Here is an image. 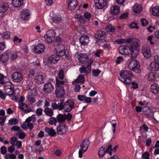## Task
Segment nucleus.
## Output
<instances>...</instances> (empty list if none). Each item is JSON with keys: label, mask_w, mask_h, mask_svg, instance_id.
Returning <instances> with one entry per match:
<instances>
[{"label": "nucleus", "mask_w": 159, "mask_h": 159, "mask_svg": "<svg viewBox=\"0 0 159 159\" xmlns=\"http://www.w3.org/2000/svg\"><path fill=\"white\" fill-rule=\"evenodd\" d=\"M116 42L119 44H121L125 42L131 43L130 52H131V57L133 58H135L139 54V47L140 41L137 39L128 38L126 40L125 39H117Z\"/></svg>", "instance_id": "nucleus-1"}, {"label": "nucleus", "mask_w": 159, "mask_h": 159, "mask_svg": "<svg viewBox=\"0 0 159 159\" xmlns=\"http://www.w3.org/2000/svg\"><path fill=\"white\" fill-rule=\"evenodd\" d=\"M120 79L124 83L126 84H130L131 82V78L133 76L131 71L127 70L121 71L120 73Z\"/></svg>", "instance_id": "nucleus-2"}, {"label": "nucleus", "mask_w": 159, "mask_h": 159, "mask_svg": "<svg viewBox=\"0 0 159 159\" xmlns=\"http://www.w3.org/2000/svg\"><path fill=\"white\" fill-rule=\"evenodd\" d=\"M128 67L136 73H139L141 72L139 63L136 60H132L129 64Z\"/></svg>", "instance_id": "nucleus-3"}, {"label": "nucleus", "mask_w": 159, "mask_h": 159, "mask_svg": "<svg viewBox=\"0 0 159 159\" xmlns=\"http://www.w3.org/2000/svg\"><path fill=\"white\" fill-rule=\"evenodd\" d=\"M75 102L73 100L69 99L66 101L64 104L62 108L65 112H69L75 108Z\"/></svg>", "instance_id": "nucleus-4"}, {"label": "nucleus", "mask_w": 159, "mask_h": 159, "mask_svg": "<svg viewBox=\"0 0 159 159\" xmlns=\"http://www.w3.org/2000/svg\"><path fill=\"white\" fill-rule=\"evenodd\" d=\"M56 33L54 30H51L47 31L44 36L46 41L49 44L54 41Z\"/></svg>", "instance_id": "nucleus-5"}, {"label": "nucleus", "mask_w": 159, "mask_h": 159, "mask_svg": "<svg viewBox=\"0 0 159 159\" xmlns=\"http://www.w3.org/2000/svg\"><path fill=\"white\" fill-rule=\"evenodd\" d=\"M89 144V142L87 139H84L81 142L80 146L81 149L79 151V157L80 158H82L83 153L87 151Z\"/></svg>", "instance_id": "nucleus-6"}, {"label": "nucleus", "mask_w": 159, "mask_h": 159, "mask_svg": "<svg viewBox=\"0 0 159 159\" xmlns=\"http://www.w3.org/2000/svg\"><path fill=\"white\" fill-rule=\"evenodd\" d=\"M23 78V75L19 72H14L11 75V79L12 81L15 82L21 81Z\"/></svg>", "instance_id": "nucleus-7"}, {"label": "nucleus", "mask_w": 159, "mask_h": 159, "mask_svg": "<svg viewBox=\"0 0 159 159\" xmlns=\"http://www.w3.org/2000/svg\"><path fill=\"white\" fill-rule=\"evenodd\" d=\"M142 52L144 56L147 58H149L151 56L150 47L147 44H145L142 47Z\"/></svg>", "instance_id": "nucleus-8"}, {"label": "nucleus", "mask_w": 159, "mask_h": 159, "mask_svg": "<svg viewBox=\"0 0 159 159\" xmlns=\"http://www.w3.org/2000/svg\"><path fill=\"white\" fill-rule=\"evenodd\" d=\"M130 47L128 46L123 45L120 46L119 48V52L122 55H126L130 52Z\"/></svg>", "instance_id": "nucleus-9"}, {"label": "nucleus", "mask_w": 159, "mask_h": 159, "mask_svg": "<svg viewBox=\"0 0 159 159\" xmlns=\"http://www.w3.org/2000/svg\"><path fill=\"white\" fill-rule=\"evenodd\" d=\"M78 59L81 64H85L89 62L88 56L85 53H80L78 56Z\"/></svg>", "instance_id": "nucleus-10"}, {"label": "nucleus", "mask_w": 159, "mask_h": 159, "mask_svg": "<svg viewBox=\"0 0 159 159\" xmlns=\"http://www.w3.org/2000/svg\"><path fill=\"white\" fill-rule=\"evenodd\" d=\"M65 91L63 87H58L56 88L55 94L57 97L61 98L63 97Z\"/></svg>", "instance_id": "nucleus-11"}, {"label": "nucleus", "mask_w": 159, "mask_h": 159, "mask_svg": "<svg viewBox=\"0 0 159 159\" xmlns=\"http://www.w3.org/2000/svg\"><path fill=\"white\" fill-rule=\"evenodd\" d=\"M54 88L52 83L50 82H48L46 83L44 86L43 90L45 93H50L52 92Z\"/></svg>", "instance_id": "nucleus-12"}, {"label": "nucleus", "mask_w": 159, "mask_h": 159, "mask_svg": "<svg viewBox=\"0 0 159 159\" xmlns=\"http://www.w3.org/2000/svg\"><path fill=\"white\" fill-rule=\"evenodd\" d=\"M68 9L70 10H74L76 7L77 2L76 0H67Z\"/></svg>", "instance_id": "nucleus-13"}, {"label": "nucleus", "mask_w": 159, "mask_h": 159, "mask_svg": "<svg viewBox=\"0 0 159 159\" xmlns=\"http://www.w3.org/2000/svg\"><path fill=\"white\" fill-rule=\"evenodd\" d=\"M89 38L87 35L81 36L79 39V42L81 45H86L89 42Z\"/></svg>", "instance_id": "nucleus-14"}, {"label": "nucleus", "mask_w": 159, "mask_h": 159, "mask_svg": "<svg viewBox=\"0 0 159 159\" xmlns=\"http://www.w3.org/2000/svg\"><path fill=\"white\" fill-rule=\"evenodd\" d=\"M18 107L20 108L22 111L25 113H27L30 112L31 111L30 107L24 103H21L19 105Z\"/></svg>", "instance_id": "nucleus-15"}, {"label": "nucleus", "mask_w": 159, "mask_h": 159, "mask_svg": "<svg viewBox=\"0 0 159 159\" xmlns=\"http://www.w3.org/2000/svg\"><path fill=\"white\" fill-rule=\"evenodd\" d=\"M56 49L57 54L58 55L59 57H62L65 55V51L63 45L58 46Z\"/></svg>", "instance_id": "nucleus-16"}, {"label": "nucleus", "mask_w": 159, "mask_h": 159, "mask_svg": "<svg viewBox=\"0 0 159 159\" xmlns=\"http://www.w3.org/2000/svg\"><path fill=\"white\" fill-rule=\"evenodd\" d=\"M57 134L62 135L65 134L66 131V126L65 125H61L57 128Z\"/></svg>", "instance_id": "nucleus-17"}, {"label": "nucleus", "mask_w": 159, "mask_h": 159, "mask_svg": "<svg viewBox=\"0 0 159 159\" xmlns=\"http://www.w3.org/2000/svg\"><path fill=\"white\" fill-rule=\"evenodd\" d=\"M9 51L7 50L6 51L0 56V60L4 63L7 62L9 59Z\"/></svg>", "instance_id": "nucleus-18"}, {"label": "nucleus", "mask_w": 159, "mask_h": 159, "mask_svg": "<svg viewBox=\"0 0 159 159\" xmlns=\"http://www.w3.org/2000/svg\"><path fill=\"white\" fill-rule=\"evenodd\" d=\"M95 3V6L98 9H101L103 8L106 4L105 0H98Z\"/></svg>", "instance_id": "nucleus-19"}, {"label": "nucleus", "mask_w": 159, "mask_h": 159, "mask_svg": "<svg viewBox=\"0 0 159 159\" xmlns=\"http://www.w3.org/2000/svg\"><path fill=\"white\" fill-rule=\"evenodd\" d=\"M139 104L140 105L142 106H143V107L142 108L143 111V112L147 115H149V114L148 112H147L148 111H150V110L149 109V108L147 106L148 103L146 102L145 101H143V102H139Z\"/></svg>", "instance_id": "nucleus-20"}, {"label": "nucleus", "mask_w": 159, "mask_h": 159, "mask_svg": "<svg viewBox=\"0 0 159 159\" xmlns=\"http://www.w3.org/2000/svg\"><path fill=\"white\" fill-rule=\"evenodd\" d=\"M59 59V56L57 54L52 55L49 57L48 58V61L51 63L53 64L57 63Z\"/></svg>", "instance_id": "nucleus-21"}, {"label": "nucleus", "mask_w": 159, "mask_h": 159, "mask_svg": "<svg viewBox=\"0 0 159 159\" xmlns=\"http://www.w3.org/2000/svg\"><path fill=\"white\" fill-rule=\"evenodd\" d=\"M150 69L153 71L159 70V63L153 61L150 64Z\"/></svg>", "instance_id": "nucleus-22"}, {"label": "nucleus", "mask_w": 159, "mask_h": 159, "mask_svg": "<svg viewBox=\"0 0 159 159\" xmlns=\"http://www.w3.org/2000/svg\"><path fill=\"white\" fill-rule=\"evenodd\" d=\"M45 49L44 46L42 44H39L35 47V51L38 53H41L43 52Z\"/></svg>", "instance_id": "nucleus-23"}, {"label": "nucleus", "mask_w": 159, "mask_h": 159, "mask_svg": "<svg viewBox=\"0 0 159 159\" xmlns=\"http://www.w3.org/2000/svg\"><path fill=\"white\" fill-rule=\"evenodd\" d=\"M119 7L116 5H114L111 8L110 11L112 14L116 15L118 14L120 12Z\"/></svg>", "instance_id": "nucleus-24"}, {"label": "nucleus", "mask_w": 159, "mask_h": 159, "mask_svg": "<svg viewBox=\"0 0 159 159\" xmlns=\"http://www.w3.org/2000/svg\"><path fill=\"white\" fill-rule=\"evenodd\" d=\"M151 91L153 93L156 94L158 93L159 91V87L156 83L153 84L151 86Z\"/></svg>", "instance_id": "nucleus-25"}, {"label": "nucleus", "mask_w": 159, "mask_h": 159, "mask_svg": "<svg viewBox=\"0 0 159 159\" xmlns=\"http://www.w3.org/2000/svg\"><path fill=\"white\" fill-rule=\"evenodd\" d=\"M45 131L49 135L52 137L55 136L56 134L55 131L54 129L47 127H45Z\"/></svg>", "instance_id": "nucleus-26"}, {"label": "nucleus", "mask_w": 159, "mask_h": 159, "mask_svg": "<svg viewBox=\"0 0 159 159\" xmlns=\"http://www.w3.org/2000/svg\"><path fill=\"white\" fill-rule=\"evenodd\" d=\"M105 33L101 30H98L95 34V37L96 39L105 38Z\"/></svg>", "instance_id": "nucleus-27"}, {"label": "nucleus", "mask_w": 159, "mask_h": 159, "mask_svg": "<svg viewBox=\"0 0 159 159\" xmlns=\"http://www.w3.org/2000/svg\"><path fill=\"white\" fill-rule=\"evenodd\" d=\"M34 79L37 83L39 84H41L44 82L45 78L43 75H39L36 76Z\"/></svg>", "instance_id": "nucleus-28"}, {"label": "nucleus", "mask_w": 159, "mask_h": 159, "mask_svg": "<svg viewBox=\"0 0 159 159\" xmlns=\"http://www.w3.org/2000/svg\"><path fill=\"white\" fill-rule=\"evenodd\" d=\"M56 118L57 122L59 123H62L64 122L66 120V115H63L61 114H59L58 115Z\"/></svg>", "instance_id": "nucleus-29"}, {"label": "nucleus", "mask_w": 159, "mask_h": 159, "mask_svg": "<svg viewBox=\"0 0 159 159\" xmlns=\"http://www.w3.org/2000/svg\"><path fill=\"white\" fill-rule=\"evenodd\" d=\"M147 78L148 81H153L156 78V74L155 72H151L147 75Z\"/></svg>", "instance_id": "nucleus-30"}, {"label": "nucleus", "mask_w": 159, "mask_h": 159, "mask_svg": "<svg viewBox=\"0 0 159 159\" xmlns=\"http://www.w3.org/2000/svg\"><path fill=\"white\" fill-rule=\"evenodd\" d=\"M85 80L84 76L82 75H80L78 78L72 82V84H75V83L79 82L84 83Z\"/></svg>", "instance_id": "nucleus-31"}, {"label": "nucleus", "mask_w": 159, "mask_h": 159, "mask_svg": "<svg viewBox=\"0 0 159 159\" xmlns=\"http://www.w3.org/2000/svg\"><path fill=\"white\" fill-rule=\"evenodd\" d=\"M43 112L46 115L49 117L52 116L53 115V110L48 107L45 108L43 110Z\"/></svg>", "instance_id": "nucleus-32"}, {"label": "nucleus", "mask_w": 159, "mask_h": 159, "mask_svg": "<svg viewBox=\"0 0 159 159\" xmlns=\"http://www.w3.org/2000/svg\"><path fill=\"white\" fill-rule=\"evenodd\" d=\"M23 0H12V4L15 7H19L23 3Z\"/></svg>", "instance_id": "nucleus-33"}, {"label": "nucleus", "mask_w": 159, "mask_h": 159, "mask_svg": "<svg viewBox=\"0 0 159 159\" xmlns=\"http://www.w3.org/2000/svg\"><path fill=\"white\" fill-rule=\"evenodd\" d=\"M142 9V7L138 4H135L133 7V10L135 13L140 12Z\"/></svg>", "instance_id": "nucleus-34"}, {"label": "nucleus", "mask_w": 159, "mask_h": 159, "mask_svg": "<svg viewBox=\"0 0 159 159\" xmlns=\"http://www.w3.org/2000/svg\"><path fill=\"white\" fill-rule=\"evenodd\" d=\"M9 6L7 3L0 5V12H5L7 10Z\"/></svg>", "instance_id": "nucleus-35"}, {"label": "nucleus", "mask_w": 159, "mask_h": 159, "mask_svg": "<svg viewBox=\"0 0 159 159\" xmlns=\"http://www.w3.org/2000/svg\"><path fill=\"white\" fill-rule=\"evenodd\" d=\"M152 14L153 16H159V7L156 6L154 7L152 9Z\"/></svg>", "instance_id": "nucleus-36"}, {"label": "nucleus", "mask_w": 159, "mask_h": 159, "mask_svg": "<svg viewBox=\"0 0 159 159\" xmlns=\"http://www.w3.org/2000/svg\"><path fill=\"white\" fill-rule=\"evenodd\" d=\"M14 88L4 89L6 95H13L15 94V90Z\"/></svg>", "instance_id": "nucleus-37"}, {"label": "nucleus", "mask_w": 159, "mask_h": 159, "mask_svg": "<svg viewBox=\"0 0 159 159\" xmlns=\"http://www.w3.org/2000/svg\"><path fill=\"white\" fill-rule=\"evenodd\" d=\"M92 62V61L90 60L87 64V66L85 67V73L86 74H88L91 72V66Z\"/></svg>", "instance_id": "nucleus-38"}, {"label": "nucleus", "mask_w": 159, "mask_h": 159, "mask_svg": "<svg viewBox=\"0 0 159 159\" xmlns=\"http://www.w3.org/2000/svg\"><path fill=\"white\" fill-rule=\"evenodd\" d=\"M48 122L51 125H56L57 122L56 118L50 117V118L48 120Z\"/></svg>", "instance_id": "nucleus-39"}, {"label": "nucleus", "mask_w": 159, "mask_h": 159, "mask_svg": "<svg viewBox=\"0 0 159 159\" xmlns=\"http://www.w3.org/2000/svg\"><path fill=\"white\" fill-rule=\"evenodd\" d=\"M106 153L105 148L102 146L99 150L98 152V156L100 157H101L105 155Z\"/></svg>", "instance_id": "nucleus-40"}, {"label": "nucleus", "mask_w": 159, "mask_h": 159, "mask_svg": "<svg viewBox=\"0 0 159 159\" xmlns=\"http://www.w3.org/2000/svg\"><path fill=\"white\" fill-rule=\"evenodd\" d=\"M51 107L53 109H58L60 111L62 110V107H61V106H60L58 103L57 104L55 102L52 103L51 104Z\"/></svg>", "instance_id": "nucleus-41"}, {"label": "nucleus", "mask_w": 159, "mask_h": 159, "mask_svg": "<svg viewBox=\"0 0 159 159\" xmlns=\"http://www.w3.org/2000/svg\"><path fill=\"white\" fill-rule=\"evenodd\" d=\"M35 115H33L27 118L25 120L26 123H29L31 121L34 122L36 121V119L35 117Z\"/></svg>", "instance_id": "nucleus-42"}, {"label": "nucleus", "mask_w": 159, "mask_h": 159, "mask_svg": "<svg viewBox=\"0 0 159 159\" xmlns=\"http://www.w3.org/2000/svg\"><path fill=\"white\" fill-rule=\"evenodd\" d=\"M106 29L107 31L114 32L115 31L114 27L111 24H108L106 27Z\"/></svg>", "instance_id": "nucleus-43"}, {"label": "nucleus", "mask_w": 159, "mask_h": 159, "mask_svg": "<svg viewBox=\"0 0 159 159\" xmlns=\"http://www.w3.org/2000/svg\"><path fill=\"white\" fill-rule=\"evenodd\" d=\"M30 16V14L28 12H27L26 11L25 12L24 11L23 12L21 16L22 18L24 20H25L28 19Z\"/></svg>", "instance_id": "nucleus-44"}, {"label": "nucleus", "mask_w": 159, "mask_h": 159, "mask_svg": "<svg viewBox=\"0 0 159 159\" xmlns=\"http://www.w3.org/2000/svg\"><path fill=\"white\" fill-rule=\"evenodd\" d=\"M12 88H14L13 86L10 82H7L5 83L4 87V89Z\"/></svg>", "instance_id": "nucleus-45"}, {"label": "nucleus", "mask_w": 159, "mask_h": 159, "mask_svg": "<svg viewBox=\"0 0 159 159\" xmlns=\"http://www.w3.org/2000/svg\"><path fill=\"white\" fill-rule=\"evenodd\" d=\"M1 36L3 39H7L10 37V34L7 32H5L2 34Z\"/></svg>", "instance_id": "nucleus-46"}, {"label": "nucleus", "mask_w": 159, "mask_h": 159, "mask_svg": "<svg viewBox=\"0 0 159 159\" xmlns=\"http://www.w3.org/2000/svg\"><path fill=\"white\" fill-rule=\"evenodd\" d=\"M112 145H108L106 149L105 150V152L106 153H108L109 155L111 156L112 155V153L111 151L112 150Z\"/></svg>", "instance_id": "nucleus-47"}, {"label": "nucleus", "mask_w": 159, "mask_h": 159, "mask_svg": "<svg viewBox=\"0 0 159 159\" xmlns=\"http://www.w3.org/2000/svg\"><path fill=\"white\" fill-rule=\"evenodd\" d=\"M61 20V17H58L57 16H55L52 18V20L54 22L58 23L60 22Z\"/></svg>", "instance_id": "nucleus-48"}, {"label": "nucleus", "mask_w": 159, "mask_h": 159, "mask_svg": "<svg viewBox=\"0 0 159 159\" xmlns=\"http://www.w3.org/2000/svg\"><path fill=\"white\" fill-rule=\"evenodd\" d=\"M56 84L57 87H62L61 85H64L65 84V82L62 80H59L58 79H56Z\"/></svg>", "instance_id": "nucleus-49"}, {"label": "nucleus", "mask_w": 159, "mask_h": 159, "mask_svg": "<svg viewBox=\"0 0 159 159\" xmlns=\"http://www.w3.org/2000/svg\"><path fill=\"white\" fill-rule=\"evenodd\" d=\"M17 138L15 137H12L11 139V141L10 142V144L12 145H13L14 146H16V143H17Z\"/></svg>", "instance_id": "nucleus-50"}, {"label": "nucleus", "mask_w": 159, "mask_h": 159, "mask_svg": "<svg viewBox=\"0 0 159 159\" xmlns=\"http://www.w3.org/2000/svg\"><path fill=\"white\" fill-rule=\"evenodd\" d=\"M97 42L98 45H102V43L104 44L106 43V40L105 39V38H101L98 39L97 41Z\"/></svg>", "instance_id": "nucleus-51"}, {"label": "nucleus", "mask_w": 159, "mask_h": 159, "mask_svg": "<svg viewBox=\"0 0 159 159\" xmlns=\"http://www.w3.org/2000/svg\"><path fill=\"white\" fill-rule=\"evenodd\" d=\"M58 77L60 80H62L64 79V75L63 71L61 70H59L58 74Z\"/></svg>", "instance_id": "nucleus-52"}, {"label": "nucleus", "mask_w": 159, "mask_h": 159, "mask_svg": "<svg viewBox=\"0 0 159 159\" xmlns=\"http://www.w3.org/2000/svg\"><path fill=\"white\" fill-rule=\"evenodd\" d=\"M18 122V120L16 118H13L9 120V123L11 125H13L16 124Z\"/></svg>", "instance_id": "nucleus-53"}, {"label": "nucleus", "mask_w": 159, "mask_h": 159, "mask_svg": "<svg viewBox=\"0 0 159 159\" xmlns=\"http://www.w3.org/2000/svg\"><path fill=\"white\" fill-rule=\"evenodd\" d=\"M32 82L30 81H28L26 82V90H28L30 89L32 87Z\"/></svg>", "instance_id": "nucleus-54"}, {"label": "nucleus", "mask_w": 159, "mask_h": 159, "mask_svg": "<svg viewBox=\"0 0 159 159\" xmlns=\"http://www.w3.org/2000/svg\"><path fill=\"white\" fill-rule=\"evenodd\" d=\"M142 25L143 26H145L148 24V21L146 20L145 18H142L140 20Z\"/></svg>", "instance_id": "nucleus-55"}, {"label": "nucleus", "mask_w": 159, "mask_h": 159, "mask_svg": "<svg viewBox=\"0 0 159 159\" xmlns=\"http://www.w3.org/2000/svg\"><path fill=\"white\" fill-rule=\"evenodd\" d=\"M27 100L30 102L31 103H33L35 101V100L34 98L33 97L30 95L28 96Z\"/></svg>", "instance_id": "nucleus-56"}, {"label": "nucleus", "mask_w": 159, "mask_h": 159, "mask_svg": "<svg viewBox=\"0 0 159 159\" xmlns=\"http://www.w3.org/2000/svg\"><path fill=\"white\" fill-rule=\"evenodd\" d=\"M5 157L6 158H11L12 159H15L16 157L15 155L13 154H10L9 153L5 155Z\"/></svg>", "instance_id": "nucleus-57"}, {"label": "nucleus", "mask_w": 159, "mask_h": 159, "mask_svg": "<svg viewBox=\"0 0 159 159\" xmlns=\"http://www.w3.org/2000/svg\"><path fill=\"white\" fill-rule=\"evenodd\" d=\"M43 109L41 108H39L36 109V113L37 115L38 116H41L43 113Z\"/></svg>", "instance_id": "nucleus-58"}, {"label": "nucleus", "mask_w": 159, "mask_h": 159, "mask_svg": "<svg viewBox=\"0 0 159 159\" xmlns=\"http://www.w3.org/2000/svg\"><path fill=\"white\" fill-rule=\"evenodd\" d=\"M130 28L131 29H134V28H135L136 29H139L137 25V24L134 22H132L130 25Z\"/></svg>", "instance_id": "nucleus-59"}, {"label": "nucleus", "mask_w": 159, "mask_h": 159, "mask_svg": "<svg viewBox=\"0 0 159 159\" xmlns=\"http://www.w3.org/2000/svg\"><path fill=\"white\" fill-rule=\"evenodd\" d=\"M6 116H2L0 117V125H2L4 123L6 120Z\"/></svg>", "instance_id": "nucleus-60"}, {"label": "nucleus", "mask_w": 159, "mask_h": 159, "mask_svg": "<svg viewBox=\"0 0 159 159\" xmlns=\"http://www.w3.org/2000/svg\"><path fill=\"white\" fill-rule=\"evenodd\" d=\"M73 84L75 86V88L74 89L75 91L77 92H79L81 88L80 86L79 85L76 84V83Z\"/></svg>", "instance_id": "nucleus-61"}, {"label": "nucleus", "mask_w": 159, "mask_h": 159, "mask_svg": "<svg viewBox=\"0 0 159 159\" xmlns=\"http://www.w3.org/2000/svg\"><path fill=\"white\" fill-rule=\"evenodd\" d=\"M100 72V71L98 69L97 70H93L92 71V73L94 75L97 76L98 75Z\"/></svg>", "instance_id": "nucleus-62"}, {"label": "nucleus", "mask_w": 159, "mask_h": 159, "mask_svg": "<svg viewBox=\"0 0 159 159\" xmlns=\"http://www.w3.org/2000/svg\"><path fill=\"white\" fill-rule=\"evenodd\" d=\"M86 96L84 95H78L77 96L78 99L80 101H83L85 100Z\"/></svg>", "instance_id": "nucleus-63"}, {"label": "nucleus", "mask_w": 159, "mask_h": 159, "mask_svg": "<svg viewBox=\"0 0 159 159\" xmlns=\"http://www.w3.org/2000/svg\"><path fill=\"white\" fill-rule=\"evenodd\" d=\"M7 152V150L6 148L4 146H2L1 148V153L3 155H4Z\"/></svg>", "instance_id": "nucleus-64"}]
</instances>
